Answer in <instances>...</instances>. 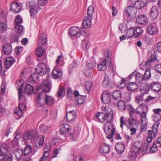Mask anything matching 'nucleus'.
<instances>
[{"label": "nucleus", "mask_w": 161, "mask_h": 161, "mask_svg": "<svg viewBox=\"0 0 161 161\" xmlns=\"http://www.w3.org/2000/svg\"><path fill=\"white\" fill-rule=\"evenodd\" d=\"M138 88L137 84L134 82H130L127 86V88L128 90L133 92L136 91Z\"/></svg>", "instance_id": "7c9ffc66"}, {"label": "nucleus", "mask_w": 161, "mask_h": 161, "mask_svg": "<svg viewBox=\"0 0 161 161\" xmlns=\"http://www.w3.org/2000/svg\"><path fill=\"white\" fill-rule=\"evenodd\" d=\"M14 62V59L13 58L10 57H7L5 60V68H9L13 64Z\"/></svg>", "instance_id": "bb28decb"}, {"label": "nucleus", "mask_w": 161, "mask_h": 161, "mask_svg": "<svg viewBox=\"0 0 161 161\" xmlns=\"http://www.w3.org/2000/svg\"><path fill=\"white\" fill-rule=\"evenodd\" d=\"M156 47L157 51L161 53V41L158 42L156 44Z\"/></svg>", "instance_id": "338daca9"}, {"label": "nucleus", "mask_w": 161, "mask_h": 161, "mask_svg": "<svg viewBox=\"0 0 161 161\" xmlns=\"http://www.w3.org/2000/svg\"><path fill=\"white\" fill-rule=\"evenodd\" d=\"M136 74L135 75V77L136 80V81L138 83H140L143 80H144L143 77V75L139 72L137 73V72H136Z\"/></svg>", "instance_id": "58836bf2"}, {"label": "nucleus", "mask_w": 161, "mask_h": 161, "mask_svg": "<svg viewBox=\"0 0 161 161\" xmlns=\"http://www.w3.org/2000/svg\"><path fill=\"white\" fill-rule=\"evenodd\" d=\"M134 29L133 27H130L128 29L126 34V36L127 38H130L133 36H134Z\"/></svg>", "instance_id": "ea45409f"}, {"label": "nucleus", "mask_w": 161, "mask_h": 161, "mask_svg": "<svg viewBox=\"0 0 161 161\" xmlns=\"http://www.w3.org/2000/svg\"><path fill=\"white\" fill-rule=\"evenodd\" d=\"M125 82L126 80L124 78H123L119 82L117 83L118 88L120 89L124 88L126 85Z\"/></svg>", "instance_id": "49530a36"}, {"label": "nucleus", "mask_w": 161, "mask_h": 161, "mask_svg": "<svg viewBox=\"0 0 161 161\" xmlns=\"http://www.w3.org/2000/svg\"><path fill=\"white\" fill-rule=\"evenodd\" d=\"M143 97L142 96L138 95L136 96V97L135 101L138 103H141L143 100Z\"/></svg>", "instance_id": "052dcab7"}, {"label": "nucleus", "mask_w": 161, "mask_h": 161, "mask_svg": "<svg viewBox=\"0 0 161 161\" xmlns=\"http://www.w3.org/2000/svg\"><path fill=\"white\" fill-rule=\"evenodd\" d=\"M96 65V62L92 59L90 60L87 64V66L90 69H93L95 66Z\"/></svg>", "instance_id": "de8ad7c7"}, {"label": "nucleus", "mask_w": 161, "mask_h": 161, "mask_svg": "<svg viewBox=\"0 0 161 161\" xmlns=\"http://www.w3.org/2000/svg\"><path fill=\"white\" fill-rule=\"evenodd\" d=\"M137 12V10L132 5L127 6V7L124 10L123 15H128L129 18H130L131 16H134L135 15Z\"/></svg>", "instance_id": "f8f14e48"}, {"label": "nucleus", "mask_w": 161, "mask_h": 161, "mask_svg": "<svg viewBox=\"0 0 161 161\" xmlns=\"http://www.w3.org/2000/svg\"><path fill=\"white\" fill-rule=\"evenodd\" d=\"M121 92L119 90H116L113 93L112 97L114 100H117L121 97Z\"/></svg>", "instance_id": "79ce46f5"}, {"label": "nucleus", "mask_w": 161, "mask_h": 161, "mask_svg": "<svg viewBox=\"0 0 161 161\" xmlns=\"http://www.w3.org/2000/svg\"><path fill=\"white\" fill-rule=\"evenodd\" d=\"M143 77L144 80H149L151 77V74L149 69H147L145 71Z\"/></svg>", "instance_id": "c03bdc74"}, {"label": "nucleus", "mask_w": 161, "mask_h": 161, "mask_svg": "<svg viewBox=\"0 0 161 161\" xmlns=\"http://www.w3.org/2000/svg\"><path fill=\"white\" fill-rule=\"evenodd\" d=\"M109 151V147L108 145L107 144L102 145L99 150V152L104 155L108 154Z\"/></svg>", "instance_id": "c756f323"}, {"label": "nucleus", "mask_w": 161, "mask_h": 161, "mask_svg": "<svg viewBox=\"0 0 161 161\" xmlns=\"http://www.w3.org/2000/svg\"><path fill=\"white\" fill-rule=\"evenodd\" d=\"M104 59L97 65L98 70L100 71H105L107 69V67H108L110 73H113L114 71L109 52L108 51L105 52L104 53Z\"/></svg>", "instance_id": "39448f33"}, {"label": "nucleus", "mask_w": 161, "mask_h": 161, "mask_svg": "<svg viewBox=\"0 0 161 161\" xmlns=\"http://www.w3.org/2000/svg\"><path fill=\"white\" fill-rule=\"evenodd\" d=\"M29 5L31 15L32 17H34L41 8L39 6L38 4L34 0L30 1Z\"/></svg>", "instance_id": "1a4fd4ad"}, {"label": "nucleus", "mask_w": 161, "mask_h": 161, "mask_svg": "<svg viewBox=\"0 0 161 161\" xmlns=\"http://www.w3.org/2000/svg\"><path fill=\"white\" fill-rule=\"evenodd\" d=\"M7 27L6 22H0V32L2 33L5 31Z\"/></svg>", "instance_id": "8fccbe9b"}, {"label": "nucleus", "mask_w": 161, "mask_h": 161, "mask_svg": "<svg viewBox=\"0 0 161 161\" xmlns=\"http://www.w3.org/2000/svg\"><path fill=\"white\" fill-rule=\"evenodd\" d=\"M8 151V147L6 145L3 144L1 146H0V161L4 159Z\"/></svg>", "instance_id": "a211bd4d"}, {"label": "nucleus", "mask_w": 161, "mask_h": 161, "mask_svg": "<svg viewBox=\"0 0 161 161\" xmlns=\"http://www.w3.org/2000/svg\"><path fill=\"white\" fill-rule=\"evenodd\" d=\"M158 150L157 146L154 143L151 147L149 152L150 153H153L157 152Z\"/></svg>", "instance_id": "4d7b16f0"}, {"label": "nucleus", "mask_w": 161, "mask_h": 161, "mask_svg": "<svg viewBox=\"0 0 161 161\" xmlns=\"http://www.w3.org/2000/svg\"><path fill=\"white\" fill-rule=\"evenodd\" d=\"M118 109L121 111L124 110L125 108V103L123 100H121L117 104Z\"/></svg>", "instance_id": "a19ab883"}, {"label": "nucleus", "mask_w": 161, "mask_h": 161, "mask_svg": "<svg viewBox=\"0 0 161 161\" xmlns=\"http://www.w3.org/2000/svg\"><path fill=\"white\" fill-rule=\"evenodd\" d=\"M22 151L24 155L27 156L29 155L31 151V146L29 145H26Z\"/></svg>", "instance_id": "e433bc0d"}, {"label": "nucleus", "mask_w": 161, "mask_h": 161, "mask_svg": "<svg viewBox=\"0 0 161 161\" xmlns=\"http://www.w3.org/2000/svg\"><path fill=\"white\" fill-rule=\"evenodd\" d=\"M22 50V48L21 47H16L15 49V51L16 54L17 55L19 54V53L21 52Z\"/></svg>", "instance_id": "0e129e2a"}, {"label": "nucleus", "mask_w": 161, "mask_h": 161, "mask_svg": "<svg viewBox=\"0 0 161 161\" xmlns=\"http://www.w3.org/2000/svg\"><path fill=\"white\" fill-rule=\"evenodd\" d=\"M23 23L22 18L19 15H17L15 18L14 22V28L17 33L20 34L23 32V27L21 25Z\"/></svg>", "instance_id": "0eeeda50"}, {"label": "nucleus", "mask_w": 161, "mask_h": 161, "mask_svg": "<svg viewBox=\"0 0 161 161\" xmlns=\"http://www.w3.org/2000/svg\"><path fill=\"white\" fill-rule=\"evenodd\" d=\"M51 148V147L49 143H47L45 147L44 148V153H48L50 151Z\"/></svg>", "instance_id": "e2e57ef3"}, {"label": "nucleus", "mask_w": 161, "mask_h": 161, "mask_svg": "<svg viewBox=\"0 0 161 161\" xmlns=\"http://www.w3.org/2000/svg\"><path fill=\"white\" fill-rule=\"evenodd\" d=\"M105 107L106 108H108V107H106L105 106H103L102 107V109L103 110V112H98V114H97L95 115V118L96 119H97V120L99 121L101 123H103L104 122L105 120V114H106V120H107V115L106 114L105 112V110H103V109L102 108L103 107Z\"/></svg>", "instance_id": "dca6fc26"}, {"label": "nucleus", "mask_w": 161, "mask_h": 161, "mask_svg": "<svg viewBox=\"0 0 161 161\" xmlns=\"http://www.w3.org/2000/svg\"><path fill=\"white\" fill-rule=\"evenodd\" d=\"M14 154L15 156L18 159L17 161H21L20 158L21 157L22 154H23L22 150L18 149L15 150L14 151Z\"/></svg>", "instance_id": "c9c22d12"}, {"label": "nucleus", "mask_w": 161, "mask_h": 161, "mask_svg": "<svg viewBox=\"0 0 161 161\" xmlns=\"http://www.w3.org/2000/svg\"><path fill=\"white\" fill-rule=\"evenodd\" d=\"M70 129V126L66 123L64 124L60 129V133L61 134L64 135L67 133Z\"/></svg>", "instance_id": "c85d7f7f"}, {"label": "nucleus", "mask_w": 161, "mask_h": 161, "mask_svg": "<svg viewBox=\"0 0 161 161\" xmlns=\"http://www.w3.org/2000/svg\"><path fill=\"white\" fill-rule=\"evenodd\" d=\"M156 70L159 74H161V64L157 65L155 67Z\"/></svg>", "instance_id": "774afa93"}, {"label": "nucleus", "mask_w": 161, "mask_h": 161, "mask_svg": "<svg viewBox=\"0 0 161 161\" xmlns=\"http://www.w3.org/2000/svg\"><path fill=\"white\" fill-rule=\"evenodd\" d=\"M21 6L18 3L13 2L10 5V9L14 13H19L21 10Z\"/></svg>", "instance_id": "4be33fe9"}, {"label": "nucleus", "mask_w": 161, "mask_h": 161, "mask_svg": "<svg viewBox=\"0 0 161 161\" xmlns=\"http://www.w3.org/2000/svg\"><path fill=\"white\" fill-rule=\"evenodd\" d=\"M29 80L32 83L37 82L39 80L38 74L36 73L32 74L31 76L29 77Z\"/></svg>", "instance_id": "f704fd0d"}, {"label": "nucleus", "mask_w": 161, "mask_h": 161, "mask_svg": "<svg viewBox=\"0 0 161 161\" xmlns=\"http://www.w3.org/2000/svg\"><path fill=\"white\" fill-rule=\"evenodd\" d=\"M130 117L126 118L124 119V117L121 116L120 119V127L123 129V125H126L128 128L129 126L134 125L136 123V120L140 117L141 122L143 124L147 123V118L146 117L147 112V107L142 104L135 109L131 105L128 108Z\"/></svg>", "instance_id": "f257e3e1"}, {"label": "nucleus", "mask_w": 161, "mask_h": 161, "mask_svg": "<svg viewBox=\"0 0 161 161\" xmlns=\"http://www.w3.org/2000/svg\"><path fill=\"white\" fill-rule=\"evenodd\" d=\"M158 29L156 23H153L149 24L147 27V31L149 34L154 35L156 34Z\"/></svg>", "instance_id": "2eb2a0df"}, {"label": "nucleus", "mask_w": 161, "mask_h": 161, "mask_svg": "<svg viewBox=\"0 0 161 161\" xmlns=\"http://www.w3.org/2000/svg\"><path fill=\"white\" fill-rule=\"evenodd\" d=\"M47 41V36L45 34L43 33L40 36L38 40V45L39 46L36 50V53L38 57L42 56L44 52L45 49L41 47V45L45 44Z\"/></svg>", "instance_id": "423d86ee"}, {"label": "nucleus", "mask_w": 161, "mask_h": 161, "mask_svg": "<svg viewBox=\"0 0 161 161\" xmlns=\"http://www.w3.org/2000/svg\"><path fill=\"white\" fill-rule=\"evenodd\" d=\"M102 109L103 110L106 111L107 121V122H106L104 125V131L106 134L110 133V135L107 136V138L111 140L113 138L115 130V129L113 128V125L110 122L113 119V112L111 108H106L105 107H103Z\"/></svg>", "instance_id": "7ed1b4c3"}, {"label": "nucleus", "mask_w": 161, "mask_h": 161, "mask_svg": "<svg viewBox=\"0 0 161 161\" xmlns=\"http://www.w3.org/2000/svg\"><path fill=\"white\" fill-rule=\"evenodd\" d=\"M141 91L142 92L145 94H148L149 91V87L147 84H144L141 86Z\"/></svg>", "instance_id": "37998d69"}, {"label": "nucleus", "mask_w": 161, "mask_h": 161, "mask_svg": "<svg viewBox=\"0 0 161 161\" xmlns=\"http://www.w3.org/2000/svg\"><path fill=\"white\" fill-rule=\"evenodd\" d=\"M156 59V57L155 55L153 54L151 56L150 58H148L145 63V65L146 66H148L151 63L155 61Z\"/></svg>", "instance_id": "09e8293b"}, {"label": "nucleus", "mask_w": 161, "mask_h": 161, "mask_svg": "<svg viewBox=\"0 0 161 161\" xmlns=\"http://www.w3.org/2000/svg\"><path fill=\"white\" fill-rule=\"evenodd\" d=\"M34 131L33 130L29 131L25 133L23 136V138L25 140H31L34 139L38 136V132L35 131V134L34 135Z\"/></svg>", "instance_id": "ddd939ff"}, {"label": "nucleus", "mask_w": 161, "mask_h": 161, "mask_svg": "<svg viewBox=\"0 0 161 161\" xmlns=\"http://www.w3.org/2000/svg\"><path fill=\"white\" fill-rule=\"evenodd\" d=\"M51 88V83L48 80L44 81L42 85H38L37 91L41 90L37 96V105L38 107H43V109L46 112H48L49 108L54 104V99L50 96L47 95L45 92H48Z\"/></svg>", "instance_id": "f03ea898"}, {"label": "nucleus", "mask_w": 161, "mask_h": 161, "mask_svg": "<svg viewBox=\"0 0 161 161\" xmlns=\"http://www.w3.org/2000/svg\"><path fill=\"white\" fill-rule=\"evenodd\" d=\"M25 93L28 95H30L34 92L33 86L30 84H27L25 88Z\"/></svg>", "instance_id": "473e14b6"}, {"label": "nucleus", "mask_w": 161, "mask_h": 161, "mask_svg": "<svg viewBox=\"0 0 161 161\" xmlns=\"http://www.w3.org/2000/svg\"><path fill=\"white\" fill-rule=\"evenodd\" d=\"M92 83L90 81H88L85 83V88L88 92L90 90L92 86Z\"/></svg>", "instance_id": "6e6d98bb"}, {"label": "nucleus", "mask_w": 161, "mask_h": 161, "mask_svg": "<svg viewBox=\"0 0 161 161\" xmlns=\"http://www.w3.org/2000/svg\"><path fill=\"white\" fill-rule=\"evenodd\" d=\"M76 114L74 110L70 111L66 114V120L68 122H71L74 121L76 119Z\"/></svg>", "instance_id": "412c9836"}, {"label": "nucleus", "mask_w": 161, "mask_h": 161, "mask_svg": "<svg viewBox=\"0 0 161 161\" xmlns=\"http://www.w3.org/2000/svg\"><path fill=\"white\" fill-rule=\"evenodd\" d=\"M136 22L139 25H145L147 24L148 19L145 15H140L137 16L136 19Z\"/></svg>", "instance_id": "aec40b11"}, {"label": "nucleus", "mask_w": 161, "mask_h": 161, "mask_svg": "<svg viewBox=\"0 0 161 161\" xmlns=\"http://www.w3.org/2000/svg\"><path fill=\"white\" fill-rule=\"evenodd\" d=\"M92 18H89L86 16L84 18L82 22L83 27L85 29H87L91 26L92 25Z\"/></svg>", "instance_id": "b1692460"}, {"label": "nucleus", "mask_w": 161, "mask_h": 161, "mask_svg": "<svg viewBox=\"0 0 161 161\" xmlns=\"http://www.w3.org/2000/svg\"><path fill=\"white\" fill-rule=\"evenodd\" d=\"M154 114L152 117L153 119L155 121H158L161 119V109L155 108L153 109Z\"/></svg>", "instance_id": "6ab92c4d"}, {"label": "nucleus", "mask_w": 161, "mask_h": 161, "mask_svg": "<svg viewBox=\"0 0 161 161\" xmlns=\"http://www.w3.org/2000/svg\"><path fill=\"white\" fill-rule=\"evenodd\" d=\"M82 44L83 47L86 49H88L90 47V44L88 40L85 39L82 41Z\"/></svg>", "instance_id": "864d4df0"}, {"label": "nucleus", "mask_w": 161, "mask_h": 161, "mask_svg": "<svg viewBox=\"0 0 161 161\" xmlns=\"http://www.w3.org/2000/svg\"><path fill=\"white\" fill-rule=\"evenodd\" d=\"M67 97L68 98L71 97L73 95L72 91L70 88H68L67 89Z\"/></svg>", "instance_id": "69168bd1"}, {"label": "nucleus", "mask_w": 161, "mask_h": 161, "mask_svg": "<svg viewBox=\"0 0 161 161\" xmlns=\"http://www.w3.org/2000/svg\"><path fill=\"white\" fill-rule=\"evenodd\" d=\"M134 29V37H137L142 35L143 31L141 28L139 27H136Z\"/></svg>", "instance_id": "4c0bfd02"}, {"label": "nucleus", "mask_w": 161, "mask_h": 161, "mask_svg": "<svg viewBox=\"0 0 161 161\" xmlns=\"http://www.w3.org/2000/svg\"><path fill=\"white\" fill-rule=\"evenodd\" d=\"M101 99L104 103H108L111 100L110 94L107 91L104 92L102 95Z\"/></svg>", "instance_id": "5701e85b"}, {"label": "nucleus", "mask_w": 161, "mask_h": 161, "mask_svg": "<svg viewBox=\"0 0 161 161\" xmlns=\"http://www.w3.org/2000/svg\"><path fill=\"white\" fill-rule=\"evenodd\" d=\"M49 153H44L42 156L40 158L39 161H47L48 158Z\"/></svg>", "instance_id": "5fc2aeb1"}, {"label": "nucleus", "mask_w": 161, "mask_h": 161, "mask_svg": "<svg viewBox=\"0 0 161 161\" xmlns=\"http://www.w3.org/2000/svg\"><path fill=\"white\" fill-rule=\"evenodd\" d=\"M6 84L5 80H3L1 86V92L2 94H4L5 91Z\"/></svg>", "instance_id": "13d9d810"}, {"label": "nucleus", "mask_w": 161, "mask_h": 161, "mask_svg": "<svg viewBox=\"0 0 161 161\" xmlns=\"http://www.w3.org/2000/svg\"><path fill=\"white\" fill-rule=\"evenodd\" d=\"M158 13L157 7L155 6H153L151 9L150 14V17L153 19H155L158 17Z\"/></svg>", "instance_id": "393cba45"}, {"label": "nucleus", "mask_w": 161, "mask_h": 161, "mask_svg": "<svg viewBox=\"0 0 161 161\" xmlns=\"http://www.w3.org/2000/svg\"><path fill=\"white\" fill-rule=\"evenodd\" d=\"M142 143L140 142H136L132 146V148L129 153V156L136 158L138 153L141 150L142 147Z\"/></svg>", "instance_id": "6e6552de"}, {"label": "nucleus", "mask_w": 161, "mask_h": 161, "mask_svg": "<svg viewBox=\"0 0 161 161\" xmlns=\"http://www.w3.org/2000/svg\"><path fill=\"white\" fill-rule=\"evenodd\" d=\"M117 152L119 154H121L124 151L125 146L124 144L121 142L117 143L115 146Z\"/></svg>", "instance_id": "2f4dec72"}, {"label": "nucleus", "mask_w": 161, "mask_h": 161, "mask_svg": "<svg viewBox=\"0 0 161 161\" xmlns=\"http://www.w3.org/2000/svg\"><path fill=\"white\" fill-rule=\"evenodd\" d=\"M16 85L17 87V86H18L19 87L18 88L19 97V110H16L14 114H17L19 117H21L23 115L22 109L23 108H25L26 107L25 103L26 101V98L23 95V93L22 90L24 86L23 80L20 79L19 80L17 81Z\"/></svg>", "instance_id": "20e7f679"}, {"label": "nucleus", "mask_w": 161, "mask_h": 161, "mask_svg": "<svg viewBox=\"0 0 161 161\" xmlns=\"http://www.w3.org/2000/svg\"><path fill=\"white\" fill-rule=\"evenodd\" d=\"M80 28L76 26L71 27L69 30V34L71 36L75 37H79L80 35Z\"/></svg>", "instance_id": "f3484780"}, {"label": "nucleus", "mask_w": 161, "mask_h": 161, "mask_svg": "<svg viewBox=\"0 0 161 161\" xmlns=\"http://www.w3.org/2000/svg\"><path fill=\"white\" fill-rule=\"evenodd\" d=\"M102 85L103 87H110L112 86L111 82L109 80L108 76L105 73Z\"/></svg>", "instance_id": "a878e982"}, {"label": "nucleus", "mask_w": 161, "mask_h": 161, "mask_svg": "<svg viewBox=\"0 0 161 161\" xmlns=\"http://www.w3.org/2000/svg\"><path fill=\"white\" fill-rule=\"evenodd\" d=\"M94 11V8L93 6H90L87 9V16L89 18H92V14Z\"/></svg>", "instance_id": "a18cd8bd"}, {"label": "nucleus", "mask_w": 161, "mask_h": 161, "mask_svg": "<svg viewBox=\"0 0 161 161\" xmlns=\"http://www.w3.org/2000/svg\"><path fill=\"white\" fill-rule=\"evenodd\" d=\"M40 130L41 131L45 132L48 130V127L44 124L41 125L40 126Z\"/></svg>", "instance_id": "bf43d9fd"}, {"label": "nucleus", "mask_w": 161, "mask_h": 161, "mask_svg": "<svg viewBox=\"0 0 161 161\" xmlns=\"http://www.w3.org/2000/svg\"><path fill=\"white\" fill-rule=\"evenodd\" d=\"M159 124V123L157 121L152 126L153 130V131H155L156 132L157 131V129Z\"/></svg>", "instance_id": "680f3d73"}, {"label": "nucleus", "mask_w": 161, "mask_h": 161, "mask_svg": "<svg viewBox=\"0 0 161 161\" xmlns=\"http://www.w3.org/2000/svg\"><path fill=\"white\" fill-rule=\"evenodd\" d=\"M37 73L41 75H44L48 71L46 65L44 63L38 64L36 69Z\"/></svg>", "instance_id": "9b49d317"}, {"label": "nucleus", "mask_w": 161, "mask_h": 161, "mask_svg": "<svg viewBox=\"0 0 161 161\" xmlns=\"http://www.w3.org/2000/svg\"><path fill=\"white\" fill-rule=\"evenodd\" d=\"M3 50L5 54L8 55L11 53L12 48L10 44H6L3 46Z\"/></svg>", "instance_id": "72a5a7b5"}, {"label": "nucleus", "mask_w": 161, "mask_h": 161, "mask_svg": "<svg viewBox=\"0 0 161 161\" xmlns=\"http://www.w3.org/2000/svg\"><path fill=\"white\" fill-rule=\"evenodd\" d=\"M150 87L154 92H157L161 89V85L157 82H153L150 84Z\"/></svg>", "instance_id": "cd10ccee"}, {"label": "nucleus", "mask_w": 161, "mask_h": 161, "mask_svg": "<svg viewBox=\"0 0 161 161\" xmlns=\"http://www.w3.org/2000/svg\"><path fill=\"white\" fill-rule=\"evenodd\" d=\"M128 3L129 5L138 9L142 8L146 5L145 2L142 0H128Z\"/></svg>", "instance_id": "9d476101"}, {"label": "nucleus", "mask_w": 161, "mask_h": 161, "mask_svg": "<svg viewBox=\"0 0 161 161\" xmlns=\"http://www.w3.org/2000/svg\"><path fill=\"white\" fill-rule=\"evenodd\" d=\"M75 100L78 104H83L85 101V99L83 96H80L77 97L75 98Z\"/></svg>", "instance_id": "3c124183"}, {"label": "nucleus", "mask_w": 161, "mask_h": 161, "mask_svg": "<svg viewBox=\"0 0 161 161\" xmlns=\"http://www.w3.org/2000/svg\"><path fill=\"white\" fill-rule=\"evenodd\" d=\"M65 94V90L63 88H60L57 93V97H63Z\"/></svg>", "instance_id": "603ef678"}, {"label": "nucleus", "mask_w": 161, "mask_h": 161, "mask_svg": "<svg viewBox=\"0 0 161 161\" xmlns=\"http://www.w3.org/2000/svg\"><path fill=\"white\" fill-rule=\"evenodd\" d=\"M53 77L55 79H59L63 75L62 70L59 68L58 65L54 67L52 72Z\"/></svg>", "instance_id": "4468645a"}]
</instances>
